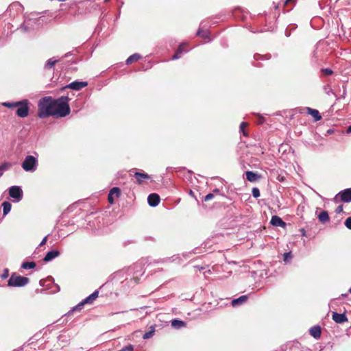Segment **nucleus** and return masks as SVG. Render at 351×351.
Wrapping results in <instances>:
<instances>
[{
  "mask_svg": "<svg viewBox=\"0 0 351 351\" xmlns=\"http://www.w3.org/2000/svg\"><path fill=\"white\" fill-rule=\"evenodd\" d=\"M141 58V56L137 54V53H134L132 56H130L127 60H126V64H130L134 62H137L139 59Z\"/></svg>",
  "mask_w": 351,
  "mask_h": 351,
  "instance_id": "21",
  "label": "nucleus"
},
{
  "mask_svg": "<svg viewBox=\"0 0 351 351\" xmlns=\"http://www.w3.org/2000/svg\"><path fill=\"white\" fill-rule=\"evenodd\" d=\"M344 223L347 228L351 230V217L347 218Z\"/></svg>",
  "mask_w": 351,
  "mask_h": 351,
  "instance_id": "30",
  "label": "nucleus"
},
{
  "mask_svg": "<svg viewBox=\"0 0 351 351\" xmlns=\"http://www.w3.org/2000/svg\"><path fill=\"white\" fill-rule=\"evenodd\" d=\"M193 191H190V194H191V195H193Z\"/></svg>",
  "mask_w": 351,
  "mask_h": 351,
  "instance_id": "44",
  "label": "nucleus"
},
{
  "mask_svg": "<svg viewBox=\"0 0 351 351\" xmlns=\"http://www.w3.org/2000/svg\"><path fill=\"white\" fill-rule=\"evenodd\" d=\"M186 46V43H182V44H180L178 48V49L176 50V53H174V55L172 56V60H176V59H178L180 58L181 56V54L183 53V52H185L186 51V50L185 49V47Z\"/></svg>",
  "mask_w": 351,
  "mask_h": 351,
  "instance_id": "18",
  "label": "nucleus"
},
{
  "mask_svg": "<svg viewBox=\"0 0 351 351\" xmlns=\"http://www.w3.org/2000/svg\"><path fill=\"white\" fill-rule=\"evenodd\" d=\"M332 319L337 324H343L348 322V318L345 313H338L333 312L332 314Z\"/></svg>",
  "mask_w": 351,
  "mask_h": 351,
  "instance_id": "10",
  "label": "nucleus"
},
{
  "mask_svg": "<svg viewBox=\"0 0 351 351\" xmlns=\"http://www.w3.org/2000/svg\"><path fill=\"white\" fill-rule=\"evenodd\" d=\"M36 266V264L35 262H23L21 265V267L23 269H33Z\"/></svg>",
  "mask_w": 351,
  "mask_h": 351,
  "instance_id": "23",
  "label": "nucleus"
},
{
  "mask_svg": "<svg viewBox=\"0 0 351 351\" xmlns=\"http://www.w3.org/2000/svg\"><path fill=\"white\" fill-rule=\"evenodd\" d=\"M99 295V291H95L86 298H85L81 303H80L75 308L81 309L82 307L86 304H92Z\"/></svg>",
  "mask_w": 351,
  "mask_h": 351,
  "instance_id": "8",
  "label": "nucleus"
},
{
  "mask_svg": "<svg viewBox=\"0 0 351 351\" xmlns=\"http://www.w3.org/2000/svg\"><path fill=\"white\" fill-rule=\"evenodd\" d=\"M9 167H10V165L9 163L5 162L0 166V168L1 171H3L7 169Z\"/></svg>",
  "mask_w": 351,
  "mask_h": 351,
  "instance_id": "36",
  "label": "nucleus"
},
{
  "mask_svg": "<svg viewBox=\"0 0 351 351\" xmlns=\"http://www.w3.org/2000/svg\"><path fill=\"white\" fill-rule=\"evenodd\" d=\"M296 0H286L285 2V6H287L289 5V3H295Z\"/></svg>",
  "mask_w": 351,
  "mask_h": 351,
  "instance_id": "40",
  "label": "nucleus"
},
{
  "mask_svg": "<svg viewBox=\"0 0 351 351\" xmlns=\"http://www.w3.org/2000/svg\"><path fill=\"white\" fill-rule=\"evenodd\" d=\"M319 221L322 223H325L330 221V217L327 211H322L317 216Z\"/></svg>",
  "mask_w": 351,
  "mask_h": 351,
  "instance_id": "19",
  "label": "nucleus"
},
{
  "mask_svg": "<svg viewBox=\"0 0 351 351\" xmlns=\"http://www.w3.org/2000/svg\"><path fill=\"white\" fill-rule=\"evenodd\" d=\"M343 205H339L336 208L335 212H336V213L339 214L343 212Z\"/></svg>",
  "mask_w": 351,
  "mask_h": 351,
  "instance_id": "37",
  "label": "nucleus"
},
{
  "mask_svg": "<svg viewBox=\"0 0 351 351\" xmlns=\"http://www.w3.org/2000/svg\"><path fill=\"white\" fill-rule=\"evenodd\" d=\"M306 112L308 114H311L315 121H319L322 119V116L320 115L319 111L316 109H313L309 107L306 108Z\"/></svg>",
  "mask_w": 351,
  "mask_h": 351,
  "instance_id": "16",
  "label": "nucleus"
},
{
  "mask_svg": "<svg viewBox=\"0 0 351 351\" xmlns=\"http://www.w3.org/2000/svg\"><path fill=\"white\" fill-rule=\"evenodd\" d=\"M346 132H347V133H351V125L348 126Z\"/></svg>",
  "mask_w": 351,
  "mask_h": 351,
  "instance_id": "43",
  "label": "nucleus"
},
{
  "mask_svg": "<svg viewBox=\"0 0 351 351\" xmlns=\"http://www.w3.org/2000/svg\"><path fill=\"white\" fill-rule=\"evenodd\" d=\"M60 254V252L56 250H51L45 255V256L43 258L44 262H49L51 261L52 259L59 256Z\"/></svg>",
  "mask_w": 351,
  "mask_h": 351,
  "instance_id": "15",
  "label": "nucleus"
},
{
  "mask_svg": "<svg viewBox=\"0 0 351 351\" xmlns=\"http://www.w3.org/2000/svg\"><path fill=\"white\" fill-rule=\"evenodd\" d=\"M9 195L12 198L17 200H21L23 197V191L19 186H13L9 189Z\"/></svg>",
  "mask_w": 351,
  "mask_h": 351,
  "instance_id": "7",
  "label": "nucleus"
},
{
  "mask_svg": "<svg viewBox=\"0 0 351 351\" xmlns=\"http://www.w3.org/2000/svg\"><path fill=\"white\" fill-rule=\"evenodd\" d=\"M29 282V279L28 278L13 273L8 281V285L9 287H21L27 285Z\"/></svg>",
  "mask_w": 351,
  "mask_h": 351,
  "instance_id": "2",
  "label": "nucleus"
},
{
  "mask_svg": "<svg viewBox=\"0 0 351 351\" xmlns=\"http://www.w3.org/2000/svg\"><path fill=\"white\" fill-rule=\"evenodd\" d=\"M209 34L210 33L208 30H203L202 29H199L197 32V36L203 38H209Z\"/></svg>",
  "mask_w": 351,
  "mask_h": 351,
  "instance_id": "22",
  "label": "nucleus"
},
{
  "mask_svg": "<svg viewBox=\"0 0 351 351\" xmlns=\"http://www.w3.org/2000/svg\"><path fill=\"white\" fill-rule=\"evenodd\" d=\"M246 179L250 182H254L261 179V176L257 173L247 171L245 172Z\"/></svg>",
  "mask_w": 351,
  "mask_h": 351,
  "instance_id": "13",
  "label": "nucleus"
},
{
  "mask_svg": "<svg viewBox=\"0 0 351 351\" xmlns=\"http://www.w3.org/2000/svg\"><path fill=\"white\" fill-rule=\"evenodd\" d=\"M69 100L68 96H62L58 99L51 96L44 97L38 101L37 115L40 119L49 117H64L71 112Z\"/></svg>",
  "mask_w": 351,
  "mask_h": 351,
  "instance_id": "1",
  "label": "nucleus"
},
{
  "mask_svg": "<svg viewBox=\"0 0 351 351\" xmlns=\"http://www.w3.org/2000/svg\"><path fill=\"white\" fill-rule=\"evenodd\" d=\"M214 195L213 193H208L204 197V201L207 202L213 199Z\"/></svg>",
  "mask_w": 351,
  "mask_h": 351,
  "instance_id": "32",
  "label": "nucleus"
},
{
  "mask_svg": "<svg viewBox=\"0 0 351 351\" xmlns=\"http://www.w3.org/2000/svg\"><path fill=\"white\" fill-rule=\"evenodd\" d=\"M160 196L157 193H152L148 196L147 202L149 206H156L160 203Z\"/></svg>",
  "mask_w": 351,
  "mask_h": 351,
  "instance_id": "11",
  "label": "nucleus"
},
{
  "mask_svg": "<svg viewBox=\"0 0 351 351\" xmlns=\"http://www.w3.org/2000/svg\"><path fill=\"white\" fill-rule=\"evenodd\" d=\"M88 83L86 82H73L70 83L69 84L63 86L60 88V90H64L66 88H71L75 90H80L82 89L83 88L87 86Z\"/></svg>",
  "mask_w": 351,
  "mask_h": 351,
  "instance_id": "5",
  "label": "nucleus"
},
{
  "mask_svg": "<svg viewBox=\"0 0 351 351\" xmlns=\"http://www.w3.org/2000/svg\"><path fill=\"white\" fill-rule=\"evenodd\" d=\"M252 195L255 197V198H258V197H260V191L258 188H253L252 189Z\"/></svg>",
  "mask_w": 351,
  "mask_h": 351,
  "instance_id": "29",
  "label": "nucleus"
},
{
  "mask_svg": "<svg viewBox=\"0 0 351 351\" xmlns=\"http://www.w3.org/2000/svg\"><path fill=\"white\" fill-rule=\"evenodd\" d=\"M132 280L134 281V282H135L136 284H138V283L139 278H138V277H134V278H132Z\"/></svg>",
  "mask_w": 351,
  "mask_h": 351,
  "instance_id": "41",
  "label": "nucleus"
},
{
  "mask_svg": "<svg viewBox=\"0 0 351 351\" xmlns=\"http://www.w3.org/2000/svg\"><path fill=\"white\" fill-rule=\"evenodd\" d=\"M338 197H339L341 201L343 202H351V189H347L339 192L335 197V201L337 200Z\"/></svg>",
  "mask_w": 351,
  "mask_h": 351,
  "instance_id": "6",
  "label": "nucleus"
},
{
  "mask_svg": "<svg viewBox=\"0 0 351 351\" xmlns=\"http://www.w3.org/2000/svg\"><path fill=\"white\" fill-rule=\"evenodd\" d=\"M57 60H53V59H49L47 64H46V66L48 67V68H52L55 64L56 63Z\"/></svg>",
  "mask_w": 351,
  "mask_h": 351,
  "instance_id": "28",
  "label": "nucleus"
},
{
  "mask_svg": "<svg viewBox=\"0 0 351 351\" xmlns=\"http://www.w3.org/2000/svg\"><path fill=\"white\" fill-rule=\"evenodd\" d=\"M310 335L315 339H319L321 337L322 329L319 326L312 327L309 330Z\"/></svg>",
  "mask_w": 351,
  "mask_h": 351,
  "instance_id": "17",
  "label": "nucleus"
},
{
  "mask_svg": "<svg viewBox=\"0 0 351 351\" xmlns=\"http://www.w3.org/2000/svg\"><path fill=\"white\" fill-rule=\"evenodd\" d=\"M29 110V102L27 99L18 101L16 110V114L17 116L21 118H25L28 116Z\"/></svg>",
  "mask_w": 351,
  "mask_h": 351,
  "instance_id": "3",
  "label": "nucleus"
},
{
  "mask_svg": "<svg viewBox=\"0 0 351 351\" xmlns=\"http://www.w3.org/2000/svg\"><path fill=\"white\" fill-rule=\"evenodd\" d=\"M263 121H264V118H263V117H260V119H259V121H258V123H260V124H261V123H263Z\"/></svg>",
  "mask_w": 351,
  "mask_h": 351,
  "instance_id": "42",
  "label": "nucleus"
},
{
  "mask_svg": "<svg viewBox=\"0 0 351 351\" xmlns=\"http://www.w3.org/2000/svg\"><path fill=\"white\" fill-rule=\"evenodd\" d=\"M121 194V190L119 187H113L110 189L108 195V202L111 204L114 203V198L119 197Z\"/></svg>",
  "mask_w": 351,
  "mask_h": 351,
  "instance_id": "9",
  "label": "nucleus"
},
{
  "mask_svg": "<svg viewBox=\"0 0 351 351\" xmlns=\"http://www.w3.org/2000/svg\"><path fill=\"white\" fill-rule=\"evenodd\" d=\"M248 123L247 122H242L240 124L239 130L243 134L244 136H247V134L245 132V129L247 128Z\"/></svg>",
  "mask_w": 351,
  "mask_h": 351,
  "instance_id": "26",
  "label": "nucleus"
},
{
  "mask_svg": "<svg viewBox=\"0 0 351 351\" xmlns=\"http://www.w3.org/2000/svg\"><path fill=\"white\" fill-rule=\"evenodd\" d=\"M270 223L274 226H278L282 228H285L287 225L286 223L283 221L282 219L277 215H274L271 217Z\"/></svg>",
  "mask_w": 351,
  "mask_h": 351,
  "instance_id": "14",
  "label": "nucleus"
},
{
  "mask_svg": "<svg viewBox=\"0 0 351 351\" xmlns=\"http://www.w3.org/2000/svg\"><path fill=\"white\" fill-rule=\"evenodd\" d=\"M18 105V101L16 102H4L3 103V106L9 108H15Z\"/></svg>",
  "mask_w": 351,
  "mask_h": 351,
  "instance_id": "27",
  "label": "nucleus"
},
{
  "mask_svg": "<svg viewBox=\"0 0 351 351\" xmlns=\"http://www.w3.org/2000/svg\"><path fill=\"white\" fill-rule=\"evenodd\" d=\"M133 350H134L133 346L132 345H129L128 346L123 348L120 351H133Z\"/></svg>",
  "mask_w": 351,
  "mask_h": 351,
  "instance_id": "35",
  "label": "nucleus"
},
{
  "mask_svg": "<svg viewBox=\"0 0 351 351\" xmlns=\"http://www.w3.org/2000/svg\"><path fill=\"white\" fill-rule=\"evenodd\" d=\"M284 256H285L284 260H285V261H287V258H288L289 257V258H291V253H290V252H289V253H285V254H284Z\"/></svg>",
  "mask_w": 351,
  "mask_h": 351,
  "instance_id": "39",
  "label": "nucleus"
},
{
  "mask_svg": "<svg viewBox=\"0 0 351 351\" xmlns=\"http://www.w3.org/2000/svg\"><path fill=\"white\" fill-rule=\"evenodd\" d=\"M171 325L175 328H181L185 326V323L184 322L181 320L173 319L171 322Z\"/></svg>",
  "mask_w": 351,
  "mask_h": 351,
  "instance_id": "25",
  "label": "nucleus"
},
{
  "mask_svg": "<svg viewBox=\"0 0 351 351\" xmlns=\"http://www.w3.org/2000/svg\"><path fill=\"white\" fill-rule=\"evenodd\" d=\"M47 237H45L42 240V241L40 242V243L39 246H43V245H45V244H46V243H47Z\"/></svg>",
  "mask_w": 351,
  "mask_h": 351,
  "instance_id": "38",
  "label": "nucleus"
},
{
  "mask_svg": "<svg viewBox=\"0 0 351 351\" xmlns=\"http://www.w3.org/2000/svg\"><path fill=\"white\" fill-rule=\"evenodd\" d=\"M9 276V271L8 269H5L4 271H3V273L1 274V278L3 279H5L8 277Z\"/></svg>",
  "mask_w": 351,
  "mask_h": 351,
  "instance_id": "31",
  "label": "nucleus"
},
{
  "mask_svg": "<svg viewBox=\"0 0 351 351\" xmlns=\"http://www.w3.org/2000/svg\"><path fill=\"white\" fill-rule=\"evenodd\" d=\"M349 292L351 293V287L349 289Z\"/></svg>",
  "mask_w": 351,
  "mask_h": 351,
  "instance_id": "45",
  "label": "nucleus"
},
{
  "mask_svg": "<svg viewBox=\"0 0 351 351\" xmlns=\"http://www.w3.org/2000/svg\"><path fill=\"white\" fill-rule=\"evenodd\" d=\"M2 206H3V215H7L10 211L12 205L8 202H4L2 204Z\"/></svg>",
  "mask_w": 351,
  "mask_h": 351,
  "instance_id": "24",
  "label": "nucleus"
},
{
  "mask_svg": "<svg viewBox=\"0 0 351 351\" xmlns=\"http://www.w3.org/2000/svg\"><path fill=\"white\" fill-rule=\"evenodd\" d=\"M134 176L136 178V181L138 184H141L146 180L151 179V177L149 175L145 173H141V172H135L134 174Z\"/></svg>",
  "mask_w": 351,
  "mask_h": 351,
  "instance_id": "12",
  "label": "nucleus"
},
{
  "mask_svg": "<svg viewBox=\"0 0 351 351\" xmlns=\"http://www.w3.org/2000/svg\"><path fill=\"white\" fill-rule=\"evenodd\" d=\"M153 333H154V331H150V332H145L143 335V339H149V337H152Z\"/></svg>",
  "mask_w": 351,
  "mask_h": 351,
  "instance_id": "34",
  "label": "nucleus"
},
{
  "mask_svg": "<svg viewBox=\"0 0 351 351\" xmlns=\"http://www.w3.org/2000/svg\"><path fill=\"white\" fill-rule=\"evenodd\" d=\"M36 163V159L33 156H27L22 163V167L25 171H32L34 169Z\"/></svg>",
  "mask_w": 351,
  "mask_h": 351,
  "instance_id": "4",
  "label": "nucleus"
},
{
  "mask_svg": "<svg viewBox=\"0 0 351 351\" xmlns=\"http://www.w3.org/2000/svg\"><path fill=\"white\" fill-rule=\"evenodd\" d=\"M247 300V295H241L239 298L232 300L231 303L233 306H238V305L245 303Z\"/></svg>",
  "mask_w": 351,
  "mask_h": 351,
  "instance_id": "20",
  "label": "nucleus"
},
{
  "mask_svg": "<svg viewBox=\"0 0 351 351\" xmlns=\"http://www.w3.org/2000/svg\"><path fill=\"white\" fill-rule=\"evenodd\" d=\"M322 72L326 75H330L332 73V71L330 69H322Z\"/></svg>",
  "mask_w": 351,
  "mask_h": 351,
  "instance_id": "33",
  "label": "nucleus"
}]
</instances>
